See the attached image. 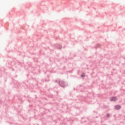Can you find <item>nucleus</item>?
<instances>
[{"mask_svg":"<svg viewBox=\"0 0 125 125\" xmlns=\"http://www.w3.org/2000/svg\"><path fill=\"white\" fill-rule=\"evenodd\" d=\"M120 108H121V106H120V105L115 106V109L116 110H119V109H120Z\"/></svg>","mask_w":125,"mask_h":125,"instance_id":"1","label":"nucleus"},{"mask_svg":"<svg viewBox=\"0 0 125 125\" xmlns=\"http://www.w3.org/2000/svg\"><path fill=\"white\" fill-rule=\"evenodd\" d=\"M111 101H116L117 100V98L116 97H112L111 98Z\"/></svg>","mask_w":125,"mask_h":125,"instance_id":"2","label":"nucleus"},{"mask_svg":"<svg viewBox=\"0 0 125 125\" xmlns=\"http://www.w3.org/2000/svg\"><path fill=\"white\" fill-rule=\"evenodd\" d=\"M81 77H84V75H82Z\"/></svg>","mask_w":125,"mask_h":125,"instance_id":"3","label":"nucleus"}]
</instances>
